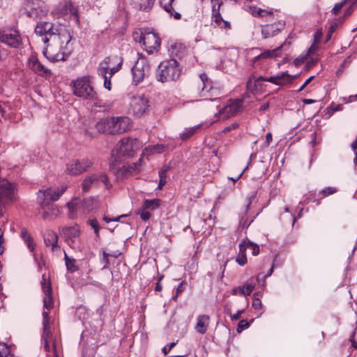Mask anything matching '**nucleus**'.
<instances>
[{"label":"nucleus","instance_id":"obj_61","mask_svg":"<svg viewBox=\"0 0 357 357\" xmlns=\"http://www.w3.org/2000/svg\"><path fill=\"white\" fill-rule=\"evenodd\" d=\"M351 341L352 342L353 346L355 348H357V331H355L353 333V335L351 338Z\"/></svg>","mask_w":357,"mask_h":357},{"label":"nucleus","instance_id":"obj_25","mask_svg":"<svg viewBox=\"0 0 357 357\" xmlns=\"http://www.w3.org/2000/svg\"><path fill=\"white\" fill-rule=\"evenodd\" d=\"M96 128L100 133L109 135L112 133V118H102L96 124Z\"/></svg>","mask_w":357,"mask_h":357},{"label":"nucleus","instance_id":"obj_18","mask_svg":"<svg viewBox=\"0 0 357 357\" xmlns=\"http://www.w3.org/2000/svg\"><path fill=\"white\" fill-rule=\"evenodd\" d=\"M59 234L64 241L71 246L79 237L80 228L77 224L73 226H66L60 229Z\"/></svg>","mask_w":357,"mask_h":357},{"label":"nucleus","instance_id":"obj_21","mask_svg":"<svg viewBox=\"0 0 357 357\" xmlns=\"http://www.w3.org/2000/svg\"><path fill=\"white\" fill-rule=\"evenodd\" d=\"M131 128V121L128 117L121 116L116 119L113 117V134L114 132L121 133L130 130Z\"/></svg>","mask_w":357,"mask_h":357},{"label":"nucleus","instance_id":"obj_31","mask_svg":"<svg viewBox=\"0 0 357 357\" xmlns=\"http://www.w3.org/2000/svg\"><path fill=\"white\" fill-rule=\"evenodd\" d=\"M0 113L5 119H10L12 115V109L8 102H0Z\"/></svg>","mask_w":357,"mask_h":357},{"label":"nucleus","instance_id":"obj_15","mask_svg":"<svg viewBox=\"0 0 357 357\" xmlns=\"http://www.w3.org/2000/svg\"><path fill=\"white\" fill-rule=\"evenodd\" d=\"M192 90L197 92L202 97L207 98V93L213 89L212 82L208 78L206 73L199 75V79L195 81L192 84Z\"/></svg>","mask_w":357,"mask_h":357},{"label":"nucleus","instance_id":"obj_3","mask_svg":"<svg viewBox=\"0 0 357 357\" xmlns=\"http://www.w3.org/2000/svg\"><path fill=\"white\" fill-rule=\"evenodd\" d=\"M66 189L67 186H62L61 188H48L38 192L37 202L41 206L44 219L57 215L59 211L52 202L57 201Z\"/></svg>","mask_w":357,"mask_h":357},{"label":"nucleus","instance_id":"obj_35","mask_svg":"<svg viewBox=\"0 0 357 357\" xmlns=\"http://www.w3.org/2000/svg\"><path fill=\"white\" fill-rule=\"evenodd\" d=\"M241 243L244 245L245 250L248 248H251L252 251V255L254 256H257V255H259V246L257 244L251 242L248 239L243 240Z\"/></svg>","mask_w":357,"mask_h":357},{"label":"nucleus","instance_id":"obj_44","mask_svg":"<svg viewBox=\"0 0 357 357\" xmlns=\"http://www.w3.org/2000/svg\"><path fill=\"white\" fill-rule=\"evenodd\" d=\"M101 254L102 255L100 256V261L102 262V264H103L102 268H107L109 266V257L110 255L107 253L104 250L101 251Z\"/></svg>","mask_w":357,"mask_h":357},{"label":"nucleus","instance_id":"obj_54","mask_svg":"<svg viewBox=\"0 0 357 357\" xmlns=\"http://www.w3.org/2000/svg\"><path fill=\"white\" fill-rule=\"evenodd\" d=\"M344 1H342V2H340V3H337L336 4H335L334 7L333 8L331 12L333 15H337L338 13V12L342 9V8L343 7L344 4Z\"/></svg>","mask_w":357,"mask_h":357},{"label":"nucleus","instance_id":"obj_11","mask_svg":"<svg viewBox=\"0 0 357 357\" xmlns=\"http://www.w3.org/2000/svg\"><path fill=\"white\" fill-rule=\"evenodd\" d=\"M26 15L33 19L41 18L47 15L48 7L41 0H27L26 3Z\"/></svg>","mask_w":357,"mask_h":357},{"label":"nucleus","instance_id":"obj_38","mask_svg":"<svg viewBox=\"0 0 357 357\" xmlns=\"http://www.w3.org/2000/svg\"><path fill=\"white\" fill-rule=\"evenodd\" d=\"M64 259L66 261V268L68 271L74 272L77 270V267L75 264V260L74 259L70 258L66 252H64Z\"/></svg>","mask_w":357,"mask_h":357},{"label":"nucleus","instance_id":"obj_46","mask_svg":"<svg viewBox=\"0 0 357 357\" xmlns=\"http://www.w3.org/2000/svg\"><path fill=\"white\" fill-rule=\"evenodd\" d=\"M215 23L221 29H224L226 30H229L231 29L230 22L222 19V16H220V20L218 21H214Z\"/></svg>","mask_w":357,"mask_h":357},{"label":"nucleus","instance_id":"obj_43","mask_svg":"<svg viewBox=\"0 0 357 357\" xmlns=\"http://www.w3.org/2000/svg\"><path fill=\"white\" fill-rule=\"evenodd\" d=\"M257 296H260V292H255L253 295L252 307L255 310L261 309L263 305L259 298H257Z\"/></svg>","mask_w":357,"mask_h":357},{"label":"nucleus","instance_id":"obj_60","mask_svg":"<svg viewBox=\"0 0 357 357\" xmlns=\"http://www.w3.org/2000/svg\"><path fill=\"white\" fill-rule=\"evenodd\" d=\"M314 76H311L301 86V87L298 89V91H303L305 87L314 79Z\"/></svg>","mask_w":357,"mask_h":357},{"label":"nucleus","instance_id":"obj_36","mask_svg":"<svg viewBox=\"0 0 357 357\" xmlns=\"http://www.w3.org/2000/svg\"><path fill=\"white\" fill-rule=\"evenodd\" d=\"M165 150V146L163 144H156L153 146H149L144 149L143 151V155H146L148 153H160L163 152Z\"/></svg>","mask_w":357,"mask_h":357},{"label":"nucleus","instance_id":"obj_9","mask_svg":"<svg viewBox=\"0 0 357 357\" xmlns=\"http://www.w3.org/2000/svg\"><path fill=\"white\" fill-rule=\"evenodd\" d=\"M140 146L141 144L137 139L126 137L120 140L116 144V151L119 155L130 157Z\"/></svg>","mask_w":357,"mask_h":357},{"label":"nucleus","instance_id":"obj_14","mask_svg":"<svg viewBox=\"0 0 357 357\" xmlns=\"http://www.w3.org/2000/svg\"><path fill=\"white\" fill-rule=\"evenodd\" d=\"M52 14L59 17L67 14H70L72 20H74L77 24H79L77 9L75 7L71 1H63L60 2L55 10L52 11Z\"/></svg>","mask_w":357,"mask_h":357},{"label":"nucleus","instance_id":"obj_13","mask_svg":"<svg viewBox=\"0 0 357 357\" xmlns=\"http://www.w3.org/2000/svg\"><path fill=\"white\" fill-rule=\"evenodd\" d=\"M103 183L106 188L109 186V178L104 173H95L85 177L82 183V190L87 192L93 186Z\"/></svg>","mask_w":357,"mask_h":357},{"label":"nucleus","instance_id":"obj_1","mask_svg":"<svg viewBox=\"0 0 357 357\" xmlns=\"http://www.w3.org/2000/svg\"><path fill=\"white\" fill-rule=\"evenodd\" d=\"M35 33L41 36L43 42L47 45L43 53L50 61H65L72 53L73 36L64 25L50 22H39Z\"/></svg>","mask_w":357,"mask_h":357},{"label":"nucleus","instance_id":"obj_45","mask_svg":"<svg viewBox=\"0 0 357 357\" xmlns=\"http://www.w3.org/2000/svg\"><path fill=\"white\" fill-rule=\"evenodd\" d=\"M123 59L121 56H115L114 59H113V63H116V65L113 66V74L119 71L121 68L122 63H123Z\"/></svg>","mask_w":357,"mask_h":357},{"label":"nucleus","instance_id":"obj_34","mask_svg":"<svg viewBox=\"0 0 357 357\" xmlns=\"http://www.w3.org/2000/svg\"><path fill=\"white\" fill-rule=\"evenodd\" d=\"M160 200L158 199H145L142 208L144 210L151 209L154 210L157 208H158L160 205Z\"/></svg>","mask_w":357,"mask_h":357},{"label":"nucleus","instance_id":"obj_30","mask_svg":"<svg viewBox=\"0 0 357 357\" xmlns=\"http://www.w3.org/2000/svg\"><path fill=\"white\" fill-rule=\"evenodd\" d=\"M20 236L26 244L29 250L31 252H33L35 249L36 244L33 242V240L31 235L28 233L27 230L23 229L20 233Z\"/></svg>","mask_w":357,"mask_h":357},{"label":"nucleus","instance_id":"obj_28","mask_svg":"<svg viewBox=\"0 0 357 357\" xmlns=\"http://www.w3.org/2000/svg\"><path fill=\"white\" fill-rule=\"evenodd\" d=\"M283 26L284 24H282L281 27H278L276 24L264 26L261 31L263 38L266 39L269 37H273L277 35Z\"/></svg>","mask_w":357,"mask_h":357},{"label":"nucleus","instance_id":"obj_5","mask_svg":"<svg viewBox=\"0 0 357 357\" xmlns=\"http://www.w3.org/2000/svg\"><path fill=\"white\" fill-rule=\"evenodd\" d=\"M181 68L175 59L163 61L158 66L156 77L159 82L176 80L181 75Z\"/></svg>","mask_w":357,"mask_h":357},{"label":"nucleus","instance_id":"obj_51","mask_svg":"<svg viewBox=\"0 0 357 357\" xmlns=\"http://www.w3.org/2000/svg\"><path fill=\"white\" fill-rule=\"evenodd\" d=\"M249 326L250 323L245 319H242L238 324L237 332L238 333H241L243 330L248 328Z\"/></svg>","mask_w":357,"mask_h":357},{"label":"nucleus","instance_id":"obj_26","mask_svg":"<svg viewBox=\"0 0 357 357\" xmlns=\"http://www.w3.org/2000/svg\"><path fill=\"white\" fill-rule=\"evenodd\" d=\"M209 316L206 314L199 315L197 318V324L195 327V331L200 334L206 333L209 325Z\"/></svg>","mask_w":357,"mask_h":357},{"label":"nucleus","instance_id":"obj_10","mask_svg":"<svg viewBox=\"0 0 357 357\" xmlns=\"http://www.w3.org/2000/svg\"><path fill=\"white\" fill-rule=\"evenodd\" d=\"M92 165L93 162L87 158L73 159L67 162L66 172L70 175L77 176L86 172Z\"/></svg>","mask_w":357,"mask_h":357},{"label":"nucleus","instance_id":"obj_2","mask_svg":"<svg viewBox=\"0 0 357 357\" xmlns=\"http://www.w3.org/2000/svg\"><path fill=\"white\" fill-rule=\"evenodd\" d=\"M42 289L44 293L43 306L47 310L51 308L53 299L52 296V287L49 281L45 278V275H43V280L41 282ZM41 343L44 347L45 351L50 353L53 352L54 357H59L56 340L53 337L50 330L49 311H44L43 312V333L41 335Z\"/></svg>","mask_w":357,"mask_h":357},{"label":"nucleus","instance_id":"obj_22","mask_svg":"<svg viewBox=\"0 0 357 357\" xmlns=\"http://www.w3.org/2000/svg\"><path fill=\"white\" fill-rule=\"evenodd\" d=\"M160 6L174 19L179 20L181 14L176 10L175 0H160Z\"/></svg>","mask_w":357,"mask_h":357},{"label":"nucleus","instance_id":"obj_52","mask_svg":"<svg viewBox=\"0 0 357 357\" xmlns=\"http://www.w3.org/2000/svg\"><path fill=\"white\" fill-rule=\"evenodd\" d=\"M337 188L334 187H327L321 190L320 192L323 195V197H327L328 195H333L337 192Z\"/></svg>","mask_w":357,"mask_h":357},{"label":"nucleus","instance_id":"obj_59","mask_svg":"<svg viewBox=\"0 0 357 357\" xmlns=\"http://www.w3.org/2000/svg\"><path fill=\"white\" fill-rule=\"evenodd\" d=\"M3 231L1 229V227H0V255H1L4 251V248L3 246Z\"/></svg>","mask_w":357,"mask_h":357},{"label":"nucleus","instance_id":"obj_8","mask_svg":"<svg viewBox=\"0 0 357 357\" xmlns=\"http://www.w3.org/2000/svg\"><path fill=\"white\" fill-rule=\"evenodd\" d=\"M150 66L146 58L139 54V57L132 68L133 82L135 85L143 81L149 74Z\"/></svg>","mask_w":357,"mask_h":357},{"label":"nucleus","instance_id":"obj_41","mask_svg":"<svg viewBox=\"0 0 357 357\" xmlns=\"http://www.w3.org/2000/svg\"><path fill=\"white\" fill-rule=\"evenodd\" d=\"M128 174H131L130 169L128 168L126 166H123L122 168L119 169L116 173V177L117 180L122 179L126 177Z\"/></svg>","mask_w":357,"mask_h":357},{"label":"nucleus","instance_id":"obj_4","mask_svg":"<svg viewBox=\"0 0 357 357\" xmlns=\"http://www.w3.org/2000/svg\"><path fill=\"white\" fill-rule=\"evenodd\" d=\"M73 93L81 98L93 101L96 107H101L100 101L97 98L96 92L91 86V77L83 76L73 81Z\"/></svg>","mask_w":357,"mask_h":357},{"label":"nucleus","instance_id":"obj_33","mask_svg":"<svg viewBox=\"0 0 357 357\" xmlns=\"http://www.w3.org/2000/svg\"><path fill=\"white\" fill-rule=\"evenodd\" d=\"M169 167L168 165H164L161 167L158 172V176L160 178L159 183L158 186V189H162V187L166 184L167 183V172L169 170Z\"/></svg>","mask_w":357,"mask_h":357},{"label":"nucleus","instance_id":"obj_24","mask_svg":"<svg viewBox=\"0 0 357 357\" xmlns=\"http://www.w3.org/2000/svg\"><path fill=\"white\" fill-rule=\"evenodd\" d=\"M289 44H287L284 42L280 47L273 50H266L258 56H255L254 59V62L257 61L260 59H268V58H273L278 57L280 55V51L283 50L287 46H289Z\"/></svg>","mask_w":357,"mask_h":357},{"label":"nucleus","instance_id":"obj_50","mask_svg":"<svg viewBox=\"0 0 357 357\" xmlns=\"http://www.w3.org/2000/svg\"><path fill=\"white\" fill-rule=\"evenodd\" d=\"M252 14L254 16L264 17L265 15V14L271 15L272 12H268V11L261 9V8H254L252 10Z\"/></svg>","mask_w":357,"mask_h":357},{"label":"nucleus","instance_id":"obj_39","mask_svg":"<svg viewBox=\"0 0 357 357\" xmlns=\"http://www.w3.org/2000/svg\"><path fill=\"white\" fill-rule=\"evenodd\" d=\"M201 127V125H197L194 127L186 129L181 133V139L185 140L193 135Z\"/></svg>","mask_w":357,"mask_h":357},{"label":"nucleus","instance_id":"obj_49","mask_svg":"<svg viewBox=\"0 0 357 357\" xmlns=\"http://www.w3.org/2000/svg\"><path fill=\"white\" fill-rule=\"evenodd\" d=\"M118 266H119V268H118L119 274H116V275H113V278H116V280H119V278H121V275H122V272L126 273L127 271V267H126L125 263L121 264L119 262Z\"/></svg>","mask_w":357,"mask_h":357},{"label":"nucleus","instance_id":"obj_63","mask_svg":"<svg viewBox=\"0 0 357 357\" xmlns=\"http://www.w3.org/2000/svg\"><path fill=\"white\" fill-rule=\"evenodd\" d=\"M252 221V220H251L249 223H247V220H244V218H242L240 220L239 224H240V226L242 227L243 228L248 227L250 225Z\"/></svg>","mask_w":357,"mask_h":357},{"label":"nucleus","instance_id":"obj_7","mask_svg":"<svg viewBox=\"0 0 357 357\" xmlns=\"http://www.w3.org/2000/svg\"><path fill=\"white\" fill-rule=\"evenodd\" d=\"M293 79L294 77L289 75L287 73H282L277 76H271L269 77L260 76L255 78V75H252L247 82L246 89L247 91L253 93L257 89L260 82L266 81L278 85H284L291 82Z\"/></svg>","mask_w":357,"mask_h":357},{"label":"nucleus","instance_id":"obj_23","mask_svg":"<svg viewBox=\"0 0 357 357\" xmlns=\"http://www.w3.org/2000/svg\"><path fill=\"white\" fill-rule=\"evenodd\" d=\"M90 202H91L90 200H88V201H84V202H80L78 199H75L73 200L71 202L68 203L67 206L69 209L71 217L73 218L75 215V213H76L82 208H83V212H85V211L89 212L90 211V209L86 208L85 206L87 204V203H89Z\"/></svg>","mask_w":357,"mask_h":357},{"label":"nucleus","instance_id":"obj_19","mask_svg":"<svg viewBox=\"0 0 357 357\" xmlns=\"http://www.w3.org/2000/svg\"><path fill=\"white\" fill-rule=\"evenodd\" d=\"M111 59L106 57L100 64L98 70V75L104 79V86L108 90L111 89L112 68Z\"/></svg>","mask_w":357,"mask_h":357},{"label":"nucleus","instance_id":"obj_53","mask_svg":"<svg viewBox=\"0 0 357 357\" xmlns=\"http://www.w3.org/2000/svg\"><path fill=\"white\" fill-rule=\"evenodd\" d=\"M255 195H256L255 193H252L251 195H250L247 197V204H246L245 209H244L245 213H247V212L249 211V209L250 208V205L252 204V202L254 199Z\"/></svg>","mask_w":357,"mask_h":357},{"label":"nucleus","instance_id":"obj_47","mask_svg":"<svg viewBox=\"0 0 357 357\" xmlns=\"http://www.w3.org/2000/svg\"><path fill=\"white\" fill-rule=\"evenodd\" d=\"M88 224L93 229L96 236H99L100 226L96 219H89L87 221Z\"/></svg>","mask_w":357,"mask_h":357},{"label":"nucleus","instance_id":"obj_6","mask_svg":"<svg viewBox=\"0 0 357 357\" xmlns=\"http://www.w3.org/2000/svg\"><path fill=\"white\" fill-rule=\"evenodd\" d=\"M133 38L141 44L142 47L148 53L153 54L158 52L160 45V39L158 34L153 31H135Z\"/></svg>","mask_w":357,"mask_h":357},{"label":"nucleus","instance_id":"obj_42","mask_svg":"<svg viewBox=\"0 0 357 357\" xmlns=\"http://www.w3.org/2000/svg\"><path fill=\"white\" fill-rule=\"evenodd\" d=\"M155 0H141L139 4V9L142 10H149L154 3Z\"/></svg>","mask_w":357,"mask_h":357},{"label":"nucleus","instance_id":"obj_64","mask_svg":"<svg viewBox=\"0 0 357 357\" xmlns=\"http://www.w3.org/2000/svg\"><path fill=\"white\" fill-rule=\"evenodd\" d=\"M268 107H269V102H264L260 106L259 111L261 112H264L265 111H266L268 109Z\"/></svg>","mask_w":357,"mask_h":357},{"label":"nucleus","instance_id":"obj_20","mask_svg":"<svg viewBox=\"0 0 357 357\" xmlns=\"http://www.w3.org/2000/svg\"><path fill=\"white\" fill-rule=\"evenodd\" d=\"M29 66L35 73L40 76L49 77L52 74L51 70L43 66L34 56L29 58Z\"/></svg>","mask_w":357,"mask_h":357},{"label":"nucleus","instance_id":"obj_32","mask_svg":"<svg viewBox=\"0 0 357 357\" xmlns=\"http://www.w3.org/2000/svg\"><path fill=\"white\" fill-rule=\"evenodd\" d=\"M212 3V17L213 21H218L220 20V7L222 4V0H216L215 2H211Z\"/></svg>","mask_w":357,"mask_h":357},{"label":"nucleus","instance_id":"obj_37","mask_svg":"<svg viewBox=\"0 0 357 357\" xmlns=\"http://www.w3.org/2000/svg\"><path fill=\"white\" fill-rule=\"evenodd\" d=\"M245 249L244 245L241 243L239 244V253L236 257V262L240 266H243L247 263V257L245 255Z\"/></svg>","mask_w":357,"mask_h":357},{"label":"nucleus","instance_id":"obj_57","mask_svg":"<svg viewBox=\"0 0 357 357\" xmlns=\"http://www.w3.org/2000/svg\"><path fill=\"white\" fill-rule=\"evenodd\" d=\"M140 217L143 220L146 221L150 218L151 213L146 210H144L142 208V212H140Z\"/></svg>","mask_w":357,"mask_h":357},{"label":"nucleus","instance_id":"obj_17","mask_svg":"<svg viewBox=\"0 0 357 357\" xmlns=\"http://www.w3.org/2000/svg\"><path fill=\"white\" fill-rule=\"evenodd\" d=\"M0 42L13 48H18L22 45L21 36L16 30H14L13 33L0 30Z\"/></svg>","mask_w":357,"mask_h":357},{"label":"nucleus","instance_id":"obj_56","mask_svg":"<svg viewBox=\"0 0 357 357\" xmlns=\"http://www.w3.org/2000/svg\"><path fill=\"white\" fill-rule=\"evenodd\" d=\"M351 149L355 153L354 162V163L357 164V137L356 139L351 144Z\"/></svg>","mask_w":357,"mask_h":357},{"label":"nucleus","instance_id":"obj_29","mask_svg":"<svg viewBox=\"0 0 357 357\" xmlns=\"http://www.w3.org/2000/svg\"><path fill=\"white\" fill-rule=\"evenodd\" d=\"M254 289L255 285L252 284H247L242 287H238L234 288L231 293L233 295H236L238 293H239L241 295L248 296L252 293Z\"/></svg>","mask_w":357,"mask_h":357},{"label":"nucleus","instance_id":"obj_58","mask_svg":"<svg viewBox=\"0 0 357 357\" xmlns=\"http://www.w3.org/2000/svg\"><path fill=\"white\" fill-rule=\"evenodd\" d=\"M183 284H184V283L182 282H181V283L178 285V287H177V288H176V294L173 296V299H174V300H176V298H177V296H178V294H179L180 293L183 292Z\"/></svg>","mask_w":357,"mask_h":357},{"label":"nucleus","instance_id":"obj_55","mask_svg":"<svg viewBox=\"0 0 357 357\" xmlns=\"http://www.w3.org/2000/svg\"><path fill=\"white\" fill-rule=\"evenodd\" d=\"M338 26V21L337 20H333L329 26L328 31H330V33H333L337 27Z\"/></svg>","mask_w":357,"mask_h":357},{"label":"nucleus","instance_id":"obj_62","mask_svg":"<svg viewBox=\"0 0 357 357\" xmlns=\"http://www.w3.org/2000/svg\"><path fill=\"white\" fill-rule=\"evenodd\" d=\"M238 126V123L235 122V123H233L231 126H227V127H225L224 129H223V132H229L232 129H235L236 128H237Z\"/></svg>","mask_w":357,"mask_h":357},{"label":"nucleus","instance_id":"obj_16","mask_svg":"<svg viewBox=\"0 0 357 357\" xmlns=\"http://www.w3.org/2000/svg\"><path fill=\"white\" fill-rule=\"evenodd\" d=\"M242 99L229 100L227 105L220 109L218 114L223 119L236 115L242 107Z\"/></svg>","mask_w":357,"mask_h":357},{"label":"nucleus","instance_id":"obj_27","mask_svg":"<svg viewBox=\"0 0 357 357\" xmlns=\"http://www.w3.org/2000/svg\"><path fill=\"white\" fill-rule=\"evenodd\" d=\"M45 243L47 246H50L52 250L54 251L58 245V235L56 232L52 230H47L44 235Z\"/></svg>","mask_w":357,"mask_h":357},{"label":"nucleus","instance_id":"obj_48","mask_svg":"<svg viewBox=\"0 0 357 357\" xmlns=\"http://www.w3.org/2000/svg\"><path fill=\"white\" fill-rule=\"evenodd\" d=\"M142 158H141L138 160V161L137 162H135V163L128 166L127 167L130 169L131 174L133 172H137L140 170V167L142 165Z\"/></svg>","mask_w":357,"mask_h":357},{"label":"nucleus","instance_id":"obj_40","mask_svg":"<svg viewBox=\"0 0 357 357\" xmlns=\"http://www.w3.org/2000/svg\"><path fill=\"white\" fill-rule=\"evenodd\" d=\"M0 357H13L10 349L4 342H0Z\"/></svg>","mask_w":357,"mask_h":357},{"label":"nucleus","instance_id":"obj_12","mask_svg":"<svg viewBox=\"0 0 357 357\" xmlns=\"http://www.w3.org/2000/svg\"><path fill=\"white\" fill-rule=\"evenodd\" d=\"M149 101L144 95H132L130 96V111L137 117L142 116L148 109Z\"/></svg>","mask_w":357,"mask_h":357}]
</instances>
